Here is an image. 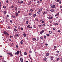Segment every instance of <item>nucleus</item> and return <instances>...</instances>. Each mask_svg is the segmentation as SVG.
I'll return each mask as SVG.
<instances>
[{
	"label": "nucleus",
	"mask_w": 62,
	"mask_h": 62,
	"mask_svg": "<svg viewBox=\"0 0 62 62\" xmlns=\"http://www.w3.org/2000/svg\"><path fill=\"white\" fill-rule=\"evenodd\" d=\"M23 33V37L24 38H25V37H26V34H25V32H24Z\"/></svg>",
	"instance_id": "f03ea898"
},
{
	"label": "nucleus",
	"mask_w": 62,
	"mask_h": 62,
	"mask_svg": "<svg viewBox=\"0 0 62 62\" xmlns=\"http://www.w3.org/2000/svg\"><path fill=\"white\" fill-rule=\"evenodd\" d=\"M35 21H37V22H39V20L37 19H35Z\"/></svg>",
	"instance_id": "72a5a7b5"
},
{
	"label": "nucleus",
	"mask_w": 62,
	"mask_h": 62,
	"mask_svg": "<svg viewBox=\"0 0 62 62\" xmlns=\"http://www.w3.org/2000/svg\"><path fill=\"white\" fill-rule=\"evenodd\" d=\"M9 17V16H8V15H7V17Z\"/></svg>",
	"instance_id": "338daca9"
},
{
	"label": "nucleus",
	"mask_w": 62,
	"mask_h": 62,
	"mask_svg": "<svg viewBox=\"0 0 62 62\" xmlns=\"http://www.w3.org/2000/svg\"><path fill=\"white\" fill-rule=\"evenodd\" d=\"M54 49H55L56 48V46H54Z\"/></svg>",
	"instance_id": "c9c22d12"
},
{
	"label": "nucleus",
	"mask_w": 62,
	"mask_h": 62,
	"mask_svg": "<svg viewBox=\"0 0 62 62\" xmlns=\"http://www.w3.org/2000/svg\"><path fill=\"white\" fill-rule=\"evenodd\" d=\"M49 33L50 34H52V31H49Z\"/></svg>",
	"instance_id": "bb28decb"
},
{
	"label": "nucleus",
	"mask_w": 62,
	"mask_h": 62,
	"mask_svg": "<svg viewBox=\"0 0 62 62\" xmlns=\"http://www.w3.org/2000/svg\"><path fill=\"white\" fill-rule=\"evenodd\" d=\"M21 30H23V28L22 27H21Z\"/></svg>",
	"instance_id": "5701e85b"
},
{
	"label": "nucleus",
	"mask_w": 62,
	"mask_h": 62,
	"mask_svg": "<svg viewBox=\"0 0 62 62\" xmlns=\"http://www.w3.org/2000/svg\"><path fill=\"white\" fill-rule=\"evenodd\" d=\"M44 13L45 14H47V12H46L45 11L44 12Z\"/></svg>",
	"instance_id": "e433bc0d"
},
{
	"label": "nucleus",
	"mask_w": 62,
	"mask_h": 62,
	"mask_svg": "<svg viewBox=\"0 0 62 62\" xmlns=\"http://www.w3.org/2000/svg\"><path fill=\"white\" fill-rule=\"evenodd\" d=\"M44 32V30H42L40 32V34H42Z\"/></svg>",
	"instance_id": "7ed1b4c3"
},
{
	"label": "nucleus",
	"mask_w": 62,
	"mask_h": 62,
	"mask_svg": "<svg viewBox=\"0 0 62 62\" xmlns=\"http://www.w3.org/2000/svg\"><path fill=\"white\" fill-rule=\"evenodd\" d=\"M36 39H35V38H33L32 39L33 40H36Z\"/></svg>",
	"instance_id": "c756f323"
},
{
	"label": "nucleus",
	"mask_w": 62,
	"mask_h": 62,
	"mask_svg": "<svg viewBox=\"0 0 62 62\" xmlns=\"http://www.w3.org/2000/svg\"><path fill=\"white\" fill-rule=\"evenodd\" d=\"M15 37H17L18 36V34H15Z\"/></svg>",
	"instance_id": "ddd939ff"
},
{
	"label": "nucleus",
	"mask_w": 62,
	"mask_h": 62,
	"mask_svg": "<svg viewBox=\"0 0 62 62\" xmlns=\"http://www.w3.org/2000/svg\"><path fill=\"white\" fill-rule=\"evenodd\" d=\"M56 60L57 61H58L59 60V58H57Z\"/></svg>",
	"instance_id": "4be33fe9"
},
{
	"label": "nucleus",
	"mask_w": 62,
	"mask_h": 62,
	"mask_svg": "<svg viewBox=\"0 0 62 62\" xmlns=\"http://www.w3.org/2000/svg\"><path fill=\"white\" fill-rule=\"evenodd\" d=\"M38 26H39V27H41V25H39Z\"/></svg>",
	"instance_id": "052dcab7"
},
{
	"label": "nucleus",
	"mask_w": 62,
	"mask_h": 62,
	"mask_svg": "<svg viewBox=\"0 0 62 62\" xmlns=\"http://www.w3.org/2000/svg\"><path fill=\"white\" fill-rule=\"evenodd\" d=\"M54 24L55 25H58V23H55Z\"/></svg>",
	"instance_id": "b1692460"
},
{
	"label": "nucleus",
	"mask_w": 62,
	"mask_h": 62,
	"mask_svg": "<svg viewBox=\"0 0 62 62\" xmlns=\"http://www.w3.org/2000/svg\"><path fill=\"white\" fill-rule=\"evenodd\" d=\"M55 55L56 56H58V54H56Z\"/></svg>",
	"instance_id": "8fccbe9b"
},
{
	"label": "nucleus",
	"mask_w": 62,
	"mask_h": 62,
	"mask_svg": "<svg viewBox=\"0 0 62 62\" xmlns=\"http://www.w3.org/2000/svg\"><path fill=\"white\" fill-rule=\"evenodd\" d=\"M16 17H17V16H18V13H16Z\"/></svg>",
	"instance_id": "f3484780"
},
{
	"label": "nucleus",
	"mask_w": 62,
	"mask_h": 62,
	"mask_svg": "<svg viewBox=\"0 0 62 62\" xmlns=\"http://www.w3.org/2000/svg\"><path fill=\"white\" fill-rule=\"evenodd\" d=\"M3 13L4 14H6L7 12H6V11H4L3 12Z\"/></svg>",
	"instance_id": "2eb2a0df"
},
{
	"label": "nucleus",
	"mask_w": 62,
	"mask_h": 62,
	"mask_svg": "<svg viewBox=\"0 0 62 62\" xmlns=\"http://www.w3.org/2000/svg\"><path fill=\"white\" fill-rule=\"evenodd\" d=\"M21 3H23V1L22 0H21Z\"/></svg>",
	"instance_id": "3c124183"
},
{
	"label": "nucleus",
	"mask_w": 62,
	"mask_h": 62,
	"mask_svg": "<svg viewBox=\"0 0 62 62\" xmlns=\"http://www.w3.org/2000/svg\"><path fill=\"white\" fill-rule=\"evenodd\" d=\"M3 8H6V6H4L3 7Z\"/></svg>",
	"instance_id": "7c9ffc66"
},
{
	"label": "nucleus",
	"mask_w": 62,
	"mask_h": 62,
	"mask_svg": "<svg viewBox=\"0 0 62 62\" xmlns=\"http://www.w3.org/2000/svg\"><path fill=\"white\" fill-rule=\"evenodd\" d=\"M50 6H51V7H52V6H53V4H50Z\"/></svg>",
	"instance_id": "f704fd0d"
},
{
	"label": "nucleus",
	"mask_w": 62,
	"mask_h": 62,
	"mask_svg": "<svg viewBox=\"0 0 62 62\" xmlns=\"http://www.w3.org/2000/svg\"><path fill=\"white\" fill-rule=\"evenodd\" d=\"M46 36L47 37H48L49 36V34H46Z\"/></svg>",
	"instance_id": "de8ad7c7"
},
{
	"label": "nucleus",
	"mask_w": 62,
	"mask_h": 62,
	"mask_svg": "<svg viewBox=\"0 0 62 62\" xmlns=\"http://www.w3.org/2000/svg\"><path fill=\"white\" fill-rule=\"evenodd\" d=\"M8 29H10V26H8Z\"/></svg>",
	"instance_id": "13d9d810"
},
{
	"label": "nucleus",
	"mask_w": 62,
	"mask_h": 62,
	"mask_svg": "<svg viewBox=\"0 0 62 62\" xmlns=\"http://www.w3.org/2000/svg\"><path fill=\"white\" fill-rule=\"evenodd\" d=\"M61 62H62V58L61 59Z\"/></svg>",
	"instance_id": "774afa93"
},
{
	"label": "nucleus",
	"mask_w": 62,
	"mask_h": 62,
	"mask_svg": "<svg viewBox=\"0 0 62 62\" xmlns=\"http://www.w3.org/2000/svg\"><path fill=\"white\" fill-rule=\"evenodd\" d=\"M16 47L17 48H19V47H18V45H16Z\"/></svg>",
	"instance_id": "ea45409f"
},
{
	"label": "nucleus",
	"mask_w": 62,
	"mask_h": 62,
	"mask_svg": "<svg viewBox=\"0 0 62 62\" xmlns=\"http://www.w3.org/2000/svg\"><path fill=\"white\" fill-rule=\"evenodd\" d=\"M20 43L21 44H23V41H21Z\"/></svg>",
	"instance_id": "c85d7f7f"
},
{
	"label": "nucleus",
	"mask_w": 62,
	"mask_h": 62,
	"mask_svg": "<svg viewBox=\"0 0 62 62\" xmlns=\"http://www.w3.org/2000/svg\"><path fill=\"white\" fill-rule=\"evenodd\" d=\"M33 27L34 28H35V25H33Z\"/></svg>",
	"instance_id": "e2e57ef3"
},
{
	"label": "nucleus",
	"mask_w": 62,
	"mask_h": 62,
	"mask_svg": "<svg viewBox=\"0 0 62 62\" xmlns=\"http://www.w3.org/2000/svg\"><path fill=\"white\" fill-rule=\"evenodd\" d=\"M12 17L14 19H15V18H16L15 16H12Z\"/></svg>",
	"instance_id": "4468645a"
},
{
	"label": "nucleus",
	"mask_w": 62,
	"mask_h": 62,
	"mask_svg": "<svg viewBox=\"0 0 62 62\" xmlns=\"http://www.w3.org/2000/svg\"><path fill=\"white\" fill-rule=\"evenodd\" d=\"M17 54L18 55L19 54V51L18 50L17 51Z\"/></svg>",
	"instance_id": "9b49d317"
},
{
	"label": "nucleus",
	"mask_w": 62,
	"mask_h": 62,
	"mask_svg": "<svg viewBox=\"0 0 62 62\" xmlns=\"http://www.w3.org/2000/svg\"><path fill=\"white\" fill-rule=\"evenodd\" d=\"M14 54H15V55H17V52H16Z\"/></svg>",
	"instance_id": "09e8293b"
},
{
	"label": "nucleus",
	"mask_w": 62,
	"mask_h": 62,
	"mask_svg": "<svg viewBox=\"0 0 62 62\" xmlns=\"http://www.w3.org/2000/svg\"><path fill=\"white\" fill-rule=\"evenodd\" d=\"M51 59V60H53V59H54V58H53V57H50Z\"/></svg>",
	"instance_id": "f8f14e48"
},
{
	"label": "nucleus",
	"mask_w": 62,
	"mask_h": 62,
	"mask_svg": "<svg viewBox=\"0 0 62 62\" xmlns=\"http://www.w3.org/2000/svg\"><path fill=\"white\" fill-rule=\"evenodd\" d=\"M50 11L51 12H54V10L53 9H51L50 10Z\"/></svg>",
	"instance_id": "1a4fd4ad"
},
{
	"label": "nucleus",
	"mask_w": 62,
	"mask_h": 62,
	"mask_svg": "<svg viewBox=\"0 0 62 62\" xmlns=\"http://www.w3.org/2000/svg\"><path fill=\"white\" fill-rule=\"evenodd\" d=\"M39 37H37V41H39Z\"/></svg>",
	"instance_id": "393cba45"
},
{
	"label": "nucleus",
	"mask_w": 62,
	"mask_h": 62,
	"mask_svg": "<svg viewBox=\"0 0 62 62\" xmlns=\"http://www.w3.org/2000/svg\"><path fill=\"white\" fill-rule=\"evenodd\" d=\"M3 33L5 35H7V32L6 31H4L3 32Z\"/></svg>",
	"instance_id": "6e6552de"
},
{
	"label": "nucleus",
	"mask_w": 62,
	"mask_h": 62,
	"mask_svg": "<svg viewBox=\"0 0 62 62\" xmlns=\"http://www.w3.org/2000/svg\"><path fill=\"white\" fill-rule=\"evenodd\" d=\"M44 38H45V39H46V36H45Z\"/></svg>",
	"instance_id": "37998d69"
},
{
	"label": "nucleus",
	"mask_w": 62,
	"mask_h": 62,
	"mask_svg": "<svg viewBox=\"0 0 62 62\" xmlns=\"http://www.w3.org/2000/svg\"><path fill=\"white\" fill-rule=\"evenodd\" d=\"M29 15H32V14H31V13H29Z\"/></svg>",
	"instance_id": "a18cd8bd"
},
{
	"label": "nucleus",
	"mask_w": 62,
	"mask_h": 62,
	"mask_svg": "<svg viewBox=\"0 0 62 62\" xmlns=\"http://www.w3.org/2000/svg\"><path fill=\"white\" fill-rule=\"evenodd\" d=\"M55 1L57 2H59L60 1V0H55Z\"/></svg>",
	"instance_id": "dca6fc26"
},
{
	"label": "nucleus",
	"mask_w": 62,
	"mask_h": 62,
	"mask_svg": "<svg viewBox=\"0 0 62 62\" xmlns=\"http://www.w3.org/2000/svg\"><path fill=\"white\" fill-rule=\"evenodd\" d=\"M40 12H40L39 11L37 13H38V14H40Z\"/></svg>",
	"instance_id": "aec40b11"
},
{
	"label": "nucleus",
	"mask_w": 62,
	"mask_h": 62,
	"mask_svg": "<svg viewBox=\"0 0 62 62\" xmlns=\"http://www.w3.org/2000/svg\"><path fill=\"white\" fill-rule=\"evenodd\" d=\"M18 3H19V4H21V2L19 1H18Z\"/></svg>",
	"instance_id": "603ef678"
},
{
	"label": "nucleus",
	"mask_w": 62,
	"mask_h": 62,
	"mask_svg": "<svg viewBox=\"0 0 62 62\" xmlns=\"http://www.w3.org/2000/svg\"><path fill=\"white\" fill-rule=\"evenodd\" d=\"M20 61H21V62H23V58L22 57H21L20 58Z\"/></svg>",
	"instance_id": "423d86ee"
},
{
	"label": "nucleus",
	"mask_w": 62,
	"mask_h": 62,
	"mask_svg": "<svg viewBox=\"0 0 62 62\" xmlns=\"http://www.w3.org/2000/svg\"><path fill=\"white\" fill-rule=\"evenodd\" d=\"M26 23H27V24H28V21H26Z\"/></svg>",
	"instance_id": "79ce46f5"
},
{
	"label": "nucleus",
	"mask_w": 62,
	"mask_h": 62,
	"mask_svg": "<svg viewBox=\"0 0 62 62\" xmlns=\"http://www.w3.org/2000/svg\"><path fill=\"white\" fill-rule=\"evenodd\" d=\"M49 53H47L46 54V56H45L47 57V56H49Z\"/></svg>",
	"instance_id": "20e7f679"
},
{
	"label": "nucleus",
	"mask_w": 62,
	"mask_h": 62,
	"mask_svg": "<svg viewBox=\"0 0 62 62\" xmlns=\"http://www.w3.org/2000/svg\"><path fill=\"white\" fill-rule=\"evenodd\" d=\"M37 3H38V4H39V1H38V2H37Z\"/></svg>",
	"instance_id": "69168bd1"
},
{
	"label": "nucleus",
	"mask_w": 62,
	"mask_h": 62,
	"mask_svg": "<svg viewBox=\"0 0 62 62\" xmlns=\"http://www.w3.org/2000/svg\"><path fill=\"white\" fill-rule=\"evenodd\" d=\"M47 58L46 57H45L44 58V60L45 61H46V60H47Z\"/></svg>",
	"instance_id": "a878e982"
},
{
	"label": "nucleus",
	"mask_w": 62,
	"mask_h": 62,
	"mask_svg": "<svg viewBox=\"0 0 62 62\" xmlns=\"http://www.w3.org/2000/svg\"><path fill=\"white\" fill-rule=\"evenodd\" d=\"M45 45H46V46H48V44H45Z\"/></svg>",
	"instance_id": "680f3d73"
},
{
	"label": "nucleus",
	"mask_w": 62,
	"mask_h": 62,
	"mask_svg": "<svg viewBox=\"0 0 62 62\" xmlns=\"http://www.w3.org/2000/svg\"><path fill=\"white\" fill-rule=\"evenodd\" d=\"M29 53L30 54H31L32 53V51H29Z\"/></svg>",
	"instance_id": "49530a36"
},
{
	"label": "nucleus",
	"mask_w": 62,
	"mask_h": 62,
	"mask_svg": "<svg viewBox=\"0 0 62 62\" xmlns=\"http://www.w3.org/2000/svg\"><path fill=\"white\" fill-rule=\"evenodd\" d=\"M24 55H27V53H26V52H24Z\"/></svg>",
	"instance_id": "6ab92c4d"
},
{
	"label": "nucleus",
	"mask_w": 62,
	"mask_h": 62,
	"mask_svg": "<svg viewBox=\"0 0 62 62\" xmlns=\"http://www.w3.org/2000/svg\"><path fill=\"white\" fill-rule=\"evenodd\" d=\"M58 32H60V30H58Z\"/></svg>",
	"instance_id": "864d4df0"
},
{
	"label": "nucleus",
	"mask_w": 62,
	"mask_h": 62,
	"mask_svg": "<svg viewBox=\"0 0 62 62\" xmlns=\"http://www.w3.org/2000/svg\"><path fill=\"white\" fill-rule=\"evenodd\" d=\"M42 23H44V21H42Z\"/></svg>",
	"instance_id": "bf43d9fd"
},
{
	"label": "nucleus",
	"mask_w": 62,
	"mask_h": 62,
	"mask_svg": "<svg viewBox=\"0 0 62 62\" xmlns=\"http://www.w3.org/2000/svg\"><path fill=\"white\" fill-rule=\"evenodd\" d=\"M30 11H31V12H33V10L32 9H31Z\"/></svg>",
	"instance_id": "c03bdc74"
},
{
	"label": "nucleus",
	"mask_w": 62,
	"mask_h": 62,
	"mask_svg": "<svg viewBox=\"0 0 62 62\" xmlns=\"http://www.w3.org/2000/svg\"><path fill=\"white\" fill-rule=\"evenodd\" d=\"M14 30L15 32H16V31H17L16 29H14Z\"/></svg>",
	"instance_id": "4c0bfd02"
},
{
	"label": "nucleus",
	"mask_w": 62,
	"mask_h": 62,
	"mask_svg": "<svg viewBox=\"0 0 62 62\" xmlns=\"http://www.w3.org/2000/svg\"><path fill=\"white\" fill-rule=\"evenodd\" d=\"M10 22L11 23H12V20H10Z\"/></svg>",
	"instance_id": "0e129e2a"
},
{
	"label": "nucleus",
	"mask_w": 62,
	"mask_h": 62,
	"mask_svg": "<svg viewBox=\"0 0 62 62\" xmlns=\"http://www.w3.org/2000/svg\"><path fill=\"white\" fill-rule=\"evenodd\" d=\"M15 10H16V11H17V8H15Z\"/></svg>",
	"instance_id": "58836bf2"
},
{
	"label": "nucleus",
	"mask_w": 62,
	"mask_h": 62,
	"mask_svg": "<svg viewBox=\"0 0 62 62\" xmlns=\"http://www.w3.org/2000/svg\"><path fill=\"white\" fill-rule=\"evenodd\" d=\"M40 38L41 39H43V37H40Z\"/></svg>",
	"instance_id": "a19ab883"
},
{
	"label": "nucleus",
	"mask_w": 62,
	"mask_h": 62,
	"mask_svg": "<svg viewBox=\"0 0 62 62\" xmlns=\"http://www.w3.org/2000/svg\"><path fill=\"white\" fill-rule=\"evenodd\" d=\"M42 25L43 26L44 25V26H46V25H45V24H43Z\"/></svg>",
	"instance_id": "4d7b16f0"
},
{
	"label": "nucleus",
	"mask_w": 62,
	"mask_h": 62,
	"mask_svg": "<svg viewBox=\"0 0 62 62\" xmlns=\"http://www.w3.org/2000/svg\"><path fill=\"white\" fill-rule=\"evenodd\" d=\"M53 18V17L52 16H51L50 17H49L48 18V19H51Z\"/></svg>",
	"instance_id": "9d476101"
},
{
	"label": "nucleus",
	"mask_w": 62,
	"mask_h": 62,
	"mask_svg": "<svg viewBox=\"0 0 62 62\" xmlns=\"http://www.w3.org/2000/svg\"><path fill=\"white\" fill-rule=\"evenodd\" d=\"M14 7V6L13 5H12L11 7V8H13Z\"/></svg>",
	"instance_id": "cd10ccee"
},
{
	"label": "nucleus",
	"mask_w": 62,
	"mask_h": 62,
	"mask_svg": "<svg viewBox=\"0 0 62 62\" xmlns=\"http://www.w3.org/2000/svg\"><path fill=\"white\" fill-rule=\"evenodd\" d=\"M42 9H43V8H40L39 10V11L40 12H41L42 10Z\"/></svg>",
	"instance_id": "0eeeda50"
},
{
	"label": "nucleus",
	"mask_w": 62,
	"mask_h": 62,
	"mask_svg": "<svg viewBox=\"0 0 62 62\" xmlns=\"http://www.w3.org/2000/svg\"><path fill=\"white\" fill-rule=\"evenodd\" d=\"M9 41H11V39H9Z\"/></svg>",
	"instance_id": "6e6d98bb"
},
{
	"label": "nucleus",
	"mask_w": 62,
	"mask_h": 62,
	"mask_svg": "<svg viewBox=\"0 0 62 62\" xmlns=\"http://www.w3.org/2000/svg\"><path fill=\"white\" fill-rule=\"evenodd\" d=\"M55 7V5H52V6L51 7L52 8H54Z\"/></svg>",
	"instance_id": "39448f33"
},
{
	"label": "nucleus",
	"mask_w": 62,
	"mask_h": 62,
	"mask_svg": "<svg viewBox=\"0 0 62 62\" xmlns=\"http://www.w3.org/2000/svg\"><path fill=\"white\" fill-rule=\"evenodd\" d=\"M36 14H34L33 15V17H36Z\"/></svg>",
	"instance_id": "473e14b6"
},
{
	"label": "nucleus",
	"mask_w": 62,
	"mask_h": 62,
	"mask_svg": "<svg viewBox=\"0 0 62 62\" xmlns=\"http://www.w3.org/2000/svg\"><path fill=\"white\" fill-rule=\"evenodd\" d=\"M20 56H22V54H21V53H20Z\"/></svg>",
	"instance_id": "2f4dec72"
},
{
	"label": "nucleus",
	"mask_w": 62,
	"mask_h": 62,
	"mask_svg": "<svg viewBox=\"0 0 62 62\" xmlns=\"http://www.w3.org/2000/svg\"><path fill=\"white\" fill-rule=\"evenodd\" d=\"M6 3H7V4L8 3V0H7L6 1Z\"/></svg>",
	"instance_id": "5fc2aeb1"
},
{
	"label": "nucleus",
	"mask_w": 62,
	"mask_h": 62,
	"mask_svg": "<svg viewBox=\"0 0 62 62\" xmlns=\"http://www.w3.org/2000/svg\"><path fill=\"white\" fill-rule=\"evenodd\" d=\"M7 54H8L9 55H10L12 56H13V55H12V54L10 53H7Z\"/></svg>",
	"instance_id": "f257e3e1"
},
{
	"label": "nucleus",
	"mask_w": 62,
	"mask_h": 62,
	"mask_svg": "<svg viewBox=\"0 0 62 62\" xmlns=\"http://www.w3.org/2000/svg\"><path fill=\"white\" fill-rule=\"evenodd\" d=\"M30 58L31 59V60L32 59V58H31V55H30L29 56Z\"/></svg>",
	"instance_id": "412c9836"
},
{
	"label": "nucleus",
	"mask_w": 62,
	"mask_h": 62,
	"mask_svg": "<svg viewBox=\"0 0 62 62\" xmlns=\"http://www.w3.org/2000/svg\"><path fill=\"white\" fill-rule=\"evenodd\" d=\"M27 27L28 28H31V27H30V25H28L27 26Z\"/></svg>",
	"instance_id": "a211bd4d"
}]
</instances>
